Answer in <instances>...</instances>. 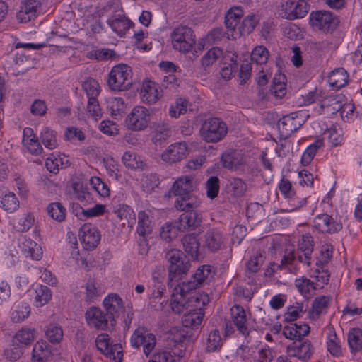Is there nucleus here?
<instances>
[{
	"label": "nucleus",
	"instance_id": "1",
	"mask_svg": "<svg viewBox=\"0 0 362 362\" xmlns=\"http://www.w3.org/2000/svg\"><path fill=\"white\" fill-rule=\"evenodd\" d=\"M165 259L169 262V281L179 279L186 274L190 268L189 260L177 249H172L165 254Z\"/></svg>",
	"mask_w": 362,
	"mask_h": 362
},
{
	"label": "nucleus",
	"instance_id": "2",
	"mask_svg": "<svg viewBox=\"0 0 362 362\" xmlns=\"http://www.w3.org/2000/svg\"><path fill=\"white\" fill-rule=\"evenodd\" d=\"M107 84L112 90L122 91L129 89L132 84V71L130 66L119 64L110 71Z\"/></svg>",
	"mask_w": 362,
	"mask_h": 362
},
{
	"label": "nucleus",
	"instance_id": "3",
	"mask_svg": "<svg viewBox=\"0 0 362 362\" xmlns=\"http://www.w3.org/2000/svg\"><path fill=\"white\" fill-rule=\"evenodd\" d=\"M200 135L204 141L216 143L224 138L228 132L226 124L218 117H210L202 124Z\"/></svg>",
	"mask_w": 362,
	"mask_h": 362
},
{
	"label": "nucleus",
	"instance_id": "4",
	"mask_svg": "<svg viewBox=\"0 0 362 362\" xmlns=\"http://www.w3.org/2000/svg\"><path fill=\"white\" fill-rule=\"evenodd\" d=\"M88 325L98 331H111L115 325H112L110 316L97 307L90 308L85 313Z\"/></svg>",
	"mask_w": 362,
	"mask_h": 362
},
{
	"label": "nucleus",
	"instance_id": "5",
	"mask_svg": "<svg viewBox=\"0 0 362 362\" xmlns=\"http://www.w3.org/2000/svg\"><path fill=\"white\" fill-rule=\"evenodd\" d=\"M310 23L323 33H331L337 28L339 19L329 11H317L310 13Z\"/></svg>",
	"mask_w": 362,
	"mask_h": 362
},
{
	"label": "nucleus",
	"instance_id": "6",
	"mask_svg": "<svg viewBox=\"0 0 362 362\" xmlns=\"http://www.w3.org/2000/svg\"><path fill=\"white\" fill-rule=\"evenodd\" d=\"M130 343L132 347L143 348V352L148 356L154 349L156 339L154 334L149 333L144 327H139L132 334Z\"/></svg>",
	"mask_w": 362,
	"mask_h": 362
},
{
	"label": "nucleus",
	"instance_id": "7",
	"mask_svg": "<svg viewBox=\"0 0 362 362\" xmlns=\"http://www.w3.org/2000/svg\"><path fill=\"white\" fill-rule=\"evenodd\" d=\"M173 45L180 52H189L195 44L192 30L187 26L176 28L172 33Z\"/></svg>",
	"mask_w": 362,
	"mask_h": 362
},
{
	"label": "nucleus",
	"instance_id": "8",
	"mask_svg": "<svg viewBox=\"0 0 362 362\" xmlns=\"http://www.w3.org/2000/svg\"><path fill=\"white\" fill-rule=\"evenodd\" d=\"M310 6L300 0L286 1L282 3L279 16L288 20L301 18L308 13Z\"/></svg>",
	"mask_w": 362,
	"mask_h": 362
},
{
	"label": "nucleus",
	"instance_id": "9",
	"mask_svg": "<svg viewBox=\"0 0 362 362\" xmlns=\"http://www.w3.org/2000/svg\"><path fill=\"white\" fill-rule=\"evenodd\" d=\"M190 291L192 290L182 283L174 288L171 295L170 305L175 313L180 314L187 312L190 309L189 304H188V296L190 294Z\"/></svg>",
	"mask_w": 362,
	"mask_h": 362
},
{
	"label": "nucleus",
	"instance_id": "10",
	"mask_svg": "<svg viewBox=\"0 0 362 362\" xmlns=\"http://www.w3.org/2000/svg\"><path fill=\"white\" fill-rule=\"evenodd\" d=\"M149 121L148 110L144 107L136 106L128 115L126 124L129 129L141 131L147 127Z\"/></svg>",
	"mask_w": 362,
	"mask_h": 362
},
{
	"label": "nucleus",
	"instance_id": "11",
	"mask_svg": "<svg viewBox=\"0 0 362 362\" xmlns=\"http://www.w3.org/2000/svg\"><path fill=\"white\" fill-rule=\"evenodd\" d=\"M110 338L107 334H100L95 340L97 349L103 354L110 358H112L115 362H121L122 359V350L119 344H115L110 346Z\"/></svg>",
	"mask_w": 362,
	"mask_h": 362
},
{
	"label": "nucleus",
	"instance_id": "12",
	"mask_svg": "<svg viewBox=\"0 0 362 362\" xmlns=\"http://www.w3.org/2000/svg\"><path fill=\"white\" fill-rule=\"evenodd\" d=\"M83 247L86 250L95 249L100 240V234L98 228L91 223H85L80 228L78 233Z\"/></svg>",
	"mask_w": 362,
	"mask_h": 362
},
{
	"label": "nucleus",
	"instance_id": "13",
	"mask_svg": "<svg viewBox=\"0 0 362 362\" xmlns=\"http://www.w3.org/2000/svg\"><path fill=\"white\" fill-rule=\"evenodd\" d=\"M202 214L198 210L185 211L178 219L177 228L179 231L194 230L202 223Z\"/></svg>",
	"mask_w": 362,
	"mask_h": 362
},
{
	"label": "nucleus",
	"instance_id": "14",
	"mask_svg": "<svg viewBox=\"0 0 362 362\" xmlns=\"http://www.w3.org/2000/svg\"><path fill=\"white\" fill-rule=\"evenodd\" d=\"M298 112H293L281 118L277 126L281 134L288 136L297 131L303 124V119Z\"/></svg>",
	"mask_w": 362,
	"mask_h": 362
},
{
	"label": "nucleus",
	"instance_id": "15",
	"mask_svg": "<svg viewBox=\"0 0 362 362\" xmlns=\"http://www.w3.org/2000/svg\"><path fill=\"white\" fill-rule=\"evenodd\" d=\"M313 226L320 231L329 234L337 233L342 228L341 223L334 221L327 214L316 216L313 220Z\"/></svg>",
	"mask_w": 362,
	"mask_h": 362
},
{
	"label": "nucleus",
	"instance_id": "16",
	"mask_svg": "<svg viewBox=\"0 0 362 362\" xmlns=\"http://www.w3.org/2000/svg\"><path fill=\"white\" fill-rule=\"evenodd\" d=\"M187 154V144L185 142L175 143L162 153V160L169 163L180 162L183 160Z\"/></svg>",
	"mask_w": 362,
	"mask_h": 362
},
{
	"label": "nucleus",
	"instance_id": "17",
	"mask_svg": "<svg viewBox=\"0 0 362 362\" xmlns=\"http://www.w3.org/2000/svg\"><path fill=\"white\" fill-rule=\"evenodd\" d=\"M212 277L211 267L210 265H202L197 269L190 280L182 282V284L192 291L203 286L204 283L210 281Z\"/></svg>",
	"mask_w": 362,
	"mask_h": 362
},
{
	"label": "nucleus",
	"instance_id": "18",
	"mask_svg": "<svg viewBox=\"0 0 362 362\" xmlns=\"http://www.w3.org/2000/svg\"><path fill=\"white\" fill-rule=\"evenodd\" d=\"M107 314L110 316L112 325H115V318L124 310L123 301L116 293L109 294L103 300Z\"/></svg>",
	"mask_w": 362,
	"mask_h": 362
},
{
	"label": "nucleus",
	"instance_id": "19",
	"mask_svg": "<svg viewBox=\"0 0 362 362\" xmlns=\"http://www.w3.org/2000/svg\"><path fill=\"white\" fill-rule=\"evenodd\" d=\"M203 246L211 252L220 250L224 245V238L217 229L208 230L203 236Z\"/></svg>",
	"mask_w": 362,
	"mask_h": 362
},
{
	"label": "nucleus",
	"instance_id": "20",
	"mask_svg": "<svg viewBox=\"0 0 362 362\" xmlns=\"http://www.w3.org/2000/svg\"><path fill=\"white\" fill-rule=\"evenodd\" d=\"M196 187V180L192 176H184L173 183L170 190L174 195L181 197L192 194Z\"/></svg>",
	"mask_w": 362,
	"mask_h": 362
},
{
	"label": "nucleus",
	"instance_id": "21",
	"mask_svg": "<svg viewBox=\"0 0 362 362\" xmlns=\"http://www.w3.org/2000/svg\"><path fill=\"white\" fill-rule=\"evenodd\" d=\"M230 312L233 322L238 332L245 337H248L250 329L247 325V317L244 308L239 305H235L231 308Z\"/></svg>",
	"mask_w": 362,
	"mask_h": 362
},
{
	"label": "nucleus",
	"instance_id": "22",
	"mask_svg": "<svg viewBox=\"0 0 362 362\" xmlns=\"http://www.w3.org/2000/svg\"><path fill=\"white\" fill-rule=\"evenodd\" d=\"M287 352L290 356L296 357L302 361L308 360L313 354L311 343L306 340L303 342L293 343L288 346Z\"/></svg>",
	"mask_w": 362,
	"mask_h": 362
},
{
	"label": "nucleus",
	"instance_id": "23",
	"mask_svg": "<svg viewBox=\"0 0 362 362\" xmlns=\"http://www.w3.org/2000/svg\"><path fill=\"white\" fill-rule=\"evenodd\" d=\"M243 16V11L238 6L230 8L226 13L224 23L227 30L233 32L232 35H237L238 27Z\"/></svg>",
	"mask_w": 362,
	"mask_h": 362
},
{
	"label": "nucleus",
	"instance_id": "24",
	"mask_svg": "<svg viewBox=\"0 0 362 362\" xmlns=\"http://www.w3.org/2000/svg\"><path fill=\"white\" fill-rule=\"evenodd\" d=\"M107 24L114 32L122 36L129 29L132 22L122 14H115L107 21Z\"/></svg>",
	"mask_w": 362,
	"mask_h": 362
},
{
	"label": "nucleus",
	"instance_id": "25",
	"mask_svg": "<svg viewBox=\"0 0 362 362\" xmlns=\"http://www.w3.org/2000/svg\"><path fill=\"white\" fill-rule=\"evenodd\" d=\"M331 298L327 296H320L316 297L312 305V308L309 310V317L313 320H316L322 313H327L329 305Z\"/></svg>",
	"mask_w": 362,
	"mask_h": 362
},
{
	"label": "nucleus",
	"instance_id": "26",
	"mask_svg": "<svg viewBox=\"0 0 362 362\" xmlns=\"http://www.w3.org/2000/svg\"><path fill=\"white\" fill-rule=\"evenodd\" d=\"M140 95L143 103L154 104L160 95L157 85L153 81H145L143 83Z\"/></svg>",
	"mask_w": 362,
	"mask_h": 362
},
{
	"label": "nucleus",
	"instance_id": "27",
	"mask_svg": "<svg viewBox=\"0 0 362 362\" xmlns=\"http://www.w3.org/2000/svg\"><path fill=\"white\" fill-rule=\"evenodd\" d=\"M201 201L193 194L179 197L175 202V207L180 211H189L197 210Z\"/></svg>",
	"mask_w": 362,
	"mask_h": 362
},
{
	"label": "nucleus",
	"instance_id": "28",
	"mask_svg": "<svg viewBox=\"0 0 362 362\" xmlns=\"http://www.w3.org/2000/svg\"><path fill=\"white\" fill-rule=\"evenodd\" d=\"M343 98L340 95H329L322 100L320 108L327 114H336L343 108Z\"/></svg>",
	"mask_w": 362,
	"mask_h": 362
},
{
	"label": "nucleus",
	"instance_id": "29",
	"mask_svg": "<svg viewBox=\"0 0 362 362\" xmlns=\"http://www.w3.org/2000/svg\"><path fill=\"white\" fill-rule=\"evenodd\" d=\"M22 252L25 257H30L32 259L39 260L42 255V247L30 238H23L21 243Z\"/></svg>",
	"mask_w": 362,
	"mask_h": 362
},
{
	"label": "nucleus",
	"instance_id": "30",
	"mask_svg": "<svg viewBox=\"0 0 362 362\" xmlns=\"http://www.w3.org/2000/svg\"><path fill=\"white\" fill-rule=\"evenodd\" d=\"M185 252L193 259L199 257V243L194 233L185 235L182 239Z\"/></svg>",
	"mask_w": 362,
	"mask_h": 362
},
{
	"label": "nucleus",
	"instance_id": "31",
	"mask_svg": "<svg viewBox=\"0 0 362 362\" xmlns=\"http://www.w3.org/2000/svg\"><path fill=\"white\" fill-rule=\"evenodd\" d=\"M51 355V346L45 341H37L33 349V362H45Z\"/></svg>",
	"mask_w": 362,
	"mask_h": 362
},
{
	"label": "nucleus",
	"instance_id": "32",
	"mask_svg": "<svg viewBox=\"0 0 362 362\" xmlns=\"http://www.w3.org/2000/svg\"><path fill=\"white\" fill-rule=\"evenodd\" d=\"M204 312L203 309L196 310L194 309H189L182 317V322L183 326L187 327L195 328L201 325Z\"/></svg>",
	"mask_w": 362,
	"mask_h": 362
},
{
	"label": "nucleus",
	"instance_id": "33",
	"mask_svg": "<svg viewBox=\"0 0 362 362\" xmlns=\"http://www.w3.org/2000/svg\"><path fill=\"white\" fill-rule=\"evenodd\" d=\"M348 78V73L344 68H337L328 76L329 85L336 89L344 87L347 83Z\"/></svg>",
	"mask_w": 362,
	"mask_h": 362
},
{
	"label": "nucleus",
	"instance_id": "34",
	"mask_svg": "<svg viewBox=\"0 0 362 362\" xmlns=\"http://www.w3.org/2000/svg\"><path fill=\"white\" fill-rule=\"evenodd\" d=\"M35 329L23 327L16 332L13 337V343L28 346L35 340Z\"/></svg>",
	"mask_w": 362,
	"mask_h": 362
},
{
	"label": "nucleus",
	"instance_id": "35",
	"mask_svg": "<svg viewBox=\"0 0 362 362\" xmlns=\"http://www.w3.org/2000/svg\"><path fill=\"white\" fill-rule=\"evenodd\" d=\"M286 77L281 73L276 74L272 79L270 90L275 97L281 98L286 93Z\"/></svg>",
	"mask_w": 362,
	"mask_h": 362
},
{
	"label": "nucleus",
	"instance_id": "36",
	"mask_svg": "<svg viewBox=\"0 0 362 362\" xmlns=\"http://www.w3.org/2000/svg\"><path fill=\"white\" fill-rule=\"evenodd\" d=\"M221 162L225 168L234 170L242 163V158L238 151L229 150L223 153Z\"/></svg>",
	"mask_w": 362,
	"mask_h": 362
},
{
	"label": "nucleus",
	"instance_id": "37",
	"mask_svg": "<svg viewBox=\"0 0 362 362\" xmlns=\"http://www.w3.org/2000/svg\"><path fill=\"white\" fill-rule=\"evenodd\" d=\"M33 133V130L30 128H26L23 131V144L27 147L28 150L34 155H39L42 151V148L37 139L34 136L33 138H30Z\"/></svg>",
	"mask_w": 362,
	"mask_h": 362
},
{
	"label": "nucleus",
	"instance_id": "38",
	"mask_svg": "<svg viewBox=\"0 0 362 362\" xmlns=\"http://www.w3.org/2000/svg\"><path fill=\"white\" fill-rule=\"evenodd\" d=\"M259 23L257 16L252 14L246 16L242 21L241 25L238 27L237 35H243L251 33Z\"/></svg>",
	"mask_w": 362,
	"mask_h": 362
},
{
	"label": "nucleus",
	"instance_id": "39",
	"mask_svg": "<svg viewBox=\"0 0 362 362\" xmlns=\"http://www.w3.org/2000/svg\"><path fill=\"white\" fill-rule=\"evenodd\" d=\"M49 216L58 222H62L66 218V209L60 202H53L47 207Z\"/></svg>",
	"mask_w": 362,
	"mask_h": 362
},
{
	"label": "nucleus",
	"instance_id": "40",
	"mask_svg": "<svg viewBox=\"0 0 362 362\" xmlns=\"http://www.w3.org/2000/svg\"><path fill=\"white\" fill-rule=\"evenodd\" d=\"M348 343L352 352L360 351L362 349V330L352 329L348 334Z\"/></svg>",
	"mask_w": 362,
	"mask_h": 362
},
{
	"label": "nucleus",
	"instance_id": "41",
	"mask_svg": "<svg viewBox=\"0 0 362 362\" xmlns=\"http://www.w3.org/2000/svg\"><path fill=\"white\" fill-rule=\"evenodd\" d=\"M152 231L151 222L148 216L144 211H140L138 214L137 233L139 236L145 237Z\"/></svg>",
	"mask_w": 362,
	"mask_h": 362
},
{
	"label": "nucleus",
	"instance_id": "42",
	"mask_svg": "<svg viewBox=\"0 0 362 362\" xmlns=\"http://www.w3.org/2000/svg\"><path fill=\"white\" fill-rule=\"evenodd\" d=\"M1 206L7 212L12 213L19 206V201L13 192L5 194L1 198Z\"/></svg>",
	"mask_w": 362,
	"mask_h": 362
},
{
	"label": "nucleus",
	"instance_id": "43",
	"mask_svg": "<svg viewBox=\"0 0 362 362\" xmlns=\"http://www.w3.org/2000/svg\"><path fill=\"white\" fill-rule=\"evenodd\" d=\"M209 302V296L205 293H194L188 296V304L191 309L199 310L203 309V308Z\"/></svg>",
	"mask_w": 362,
	"mask_h": 362
},
{
	"label": "nucleus",
	"instance_id": "44",
	"mask_svg": "<svg viewBox=\"0 0 362 362\" xmlns=\"http://www.w3.org/2000/svg\"><path fill=\"white\" fill-rule=\"evenodd\" d=\"M223 55V50L218 47L210 49L201 59V64L204 69L211 66Z\"/></svg>",
	"mask_w": 362,
	"mask_h": 362
},
{
	"label": "nucleus",
	"instance_id": "45",
	"mask_svg": "<svg viewBox=\"0 0 362 362\" xmlns=\"http://www.w3.org/2000/svg\"><path fill=\"white\" fill-rule=\"evenodd\" d=\"M323 146V141L317 139L311 144L304 151L301 158V163L303 165H307L313 160L317 150Z\"/></svg>",
	"mask_w": 362,
	"mask_h": 362
},
{
	"label": "nucleus",
	"instance_id": "46",
	"mask_svg": "<svg viewBox=\"0 0 362 362\" xmlns=\"http://www.w3.org/2000/svg\"><path fill=\"white\" fill-rule=\"evenodd\" d=\"M122 162L130 169H144L145 163L135 153L125 152L122 156Z\"/></svg>",
	"mask_w": 362,
	"mask_h": 362
},
{
	"label": "nucleus",
	"instance_id": "47",
	"mask_svg": "<svg viewBox=\"0 0 362 362\" xmlns=\"http://www.w3.org/2000/svg\"><path fill=\"white\" fill-rule=\"evenodd\" d=\"M40 139L43 145L50 150L56 148L58 146L56 132L48 128L41 133Z\"/></svg>",
	"mask_w": 362,
	"mask_h": 362
},
{
	"label": "nucleus",
	"instance_id": "48",
	"mask_svg": "<svg viewBox=\"0 0 362 362\" xmlns=\"http://www.w3.org/2000/svg\"><path fill=\"white\" fill-rule=\"evenodd\" d=\"M86 112L88 117H92L95 121L101 118L102 111L97 98L93 97L88 98Z\"/></svg>",
	"mask_w": 362,
	"mask_h": 362
},
{
	"label": "nucleus",
	"instance_id": "49",
	"mask_svg": "<svg viewBox=\"0 0 362 362\" xmlns=\"http://www.w3.org/2000/svg\"><path fill=\"white\" fill-rule=\"evenodd\" d=\"M35 300L37 306H43L46 305L52 298L51 290L46 286L41 285L35 291Z\"/></svg>",
	"mask_w": 362,
	"mask_h": 362
},
{
	"label": "nucleus",
	"instance_id": "50",
	"mask_svg": "<svg viewBox=\"0 0 362 362\" xmlns=\"http://www.w3.org/2000/svg\"><path fill=\"white\" fill-rule=\"evenodd\" d=\"M107 109L112 116H117L124 112L126 106L124 100L121 98H110L107 102Z\"/></svg>",
	"mask_w": 362,
	"mask_h": 362
},
{
	"label": "nucleus",
	"instance_id": "51",
	"mask_svg": "<svg viewBox=\"0 0 362 362\" xmlns=\"http://www.w3.org/2000/svg\"><path fill=\"white\" fill-rule=\"evenodd\" d=\"M71 188L75 197L83 202L91 199V194L88 192L86 187H83L82 183L74 182L71 184Z\"/></svg>",
	"mask_w": 362,
	"mask_h": 362
},
{
	"label": "nucleus",
	"instance_id": "52",
	"mask_svg": "<svg viewBox=\"0 0 362 362\" xmlns=\"http://www.w3.org/2000/svg\"><path fill=\"white\" fill-rule=\"evenodd\" d=\"M269 52L264 46L256 47L251 54V60L257 64H263L267 62Z\"/></svg>",
	"mask_w": 362,
	"mask_h": 362
},
{
	"label": "nucleus",
	"instance_id": "53",
	"mask_svg": "<svg viewBox=\"0 0 362 362\" xmlns=\"http://www.w3.org/2000/svg\"><path fill=\"white\" fill-rule=\"evenodd\" d=\"M206 195L210 199L217 197L219 192V179L216 176L210 177L206 183Z\"/></svg>",
	"mask_w": 362,
	"mask_h": 362
},
{
	"label": "nucleus",
	"instance_id": "54",
	"mask_svg": "<svg viewBox=\"0 0 362 362\" xmlns=\"http://www.w3.org/2000/svg\"><path fill=\"white\" fill-rule=\"evenodd\" d=\"M264 257L260 252H257L255 255L252 257L246 264V267L250 272H257L262 266Z\"/></svg>",
	"mask_w": 362,
	"mask_h": 362
},
{
	"label": "nucleus",
	"instance_id": "55",
	"mask_svg": "<svg viewBox=\"0 0 362 362\" xmlns=\"http://www.w3.org/2000/svg\"><path fill=\"white\" fill-rule=\"evenodd\" d=\"M221 338L218 330L211 331L207 338L206 349L208 351H214L221 346Z\"/></svg>",
	"mask_w": 362,
	"mask_h": 362
},
{
	"label": "nucleus",
	"instance_id": "56",
	"mask_svg": "<svg viewBox=\"0 0 362 362\" xmlns=\"http://www.w3.org/2000/svg\"><path fill=\"white\" fill-rule=\"evenodd\" d=\"M158 183V178L155 175H147L141 180V187L146 193L151 192Z\"/></svg>",
	"mask_w": 362,
	"mask_h": 362
},
{
	"label": "nucleus",
	"instance_id": "57",
	"mask_svg": "<svg viewBox=\"0 0 362 362\" xmlns=\"http://www.w3.org/2000/svg\"><path fill=\"white\" fill-rule=\"evenodd\" d=\"M279 190L284 197L288 199H293L296 192L292 188L291 182L286 179H281L279 185Z\"/></svg>",
	"mask_w": 362,
	"mask_h": 362
},
{
	"label": "nucleus",
	"instance_id": "58",
	"mask_svg": "<svg viewBox=\"0 0 362 362\" xmlns=\"http://www.w3.org/2000/svg\"><path fill=\"white\" fill-rule=\"evenodd\" d=\"M46 337L50 342L58 343L62 339V329L58 326L50 325L46 331Z\"/></svg>",
	"mask_w": 362,
	"mask_h": 362
},
{
	"label": "nucleus",
	"instance_id": "59",
	"mask_svg": "<svg viewBox=\"0 0 362 362\" xmlns=\"http://www.w3.org/2000/svg\"><path fill=\"white\" fill-rule=\"evenodd\" d=\"M295 285L300 293L303 296L310 294L312 290L315 289L314 283L308 279H296L295 281Z\"/></svg>",
	"mask_w": 362,
	"mask_h": 362
},
{
	"label": "nucleus",
	"instance_id": "60",
	"mask_svg": "<svg viewBox=\"0 0 362 362\" xmlns=\"http://www.w3.org/2000/svg\"><path fill=\"white\" fill-rule=\"evenodd\" d=\"M22 346L19 344L13 343V346L8 348L4 351V356L11 361H16L18 360L23 355Z\"/></svg>",
	"mask_w": 362,
	"mask_h": 362
},
{
	"label": "nucleus",
	"instance_id": "61",
	"mask_svg": "<svg viewBox=\"0 0 362 362\" xmlns=\"http://www.w3.org/2000/svg\"><path fill=\"white\" fill-rule=\"evenodd\" d=\"M187 111V101L183 99L177 100L175 105H172L169 114L172 117H177Z\"/></svg>",
	"mask_w": 362,
	"mask_h": 362
},
{
	"label": "nucleus",
	"instance_id": "62",
	"mask_svg": "<svg viewBox=\"0 0 362 362\" xmlns=\"http://www.w3.org/2000/svg\"><path fill=\"white\" fill-rule=\"evenodd\" d=\"M230 185L233 194L237 197L243 196L247 190L246 184L240 178H232L230 180Z\"/></svg>",
	"mask_w": 362,
	"mask_h": 362
},
{
	"label": "nucleus",
	"instance_id": "63",
	"mask_svg": "<svg viewBox=\"0 0 362 362\" xmlns=\"http://www.w3.org/2000/svg\"><path fill=\"white\" fill-rule=\"evenodd\" d=\"M117 217L122 222L123 225H125L127 221L129 223V219L132 218V216H134L132 209L128 206H122L118 209L115 211Z\"/></svg>",
	"mask_w": 362,
	"mask_h": 362
},
{
	"label": "nucleus",
	"instance_id": "64",
	"mask_svg": "<svg viewBox=\"0 0 362 362\" xmlns=\"http://www.w3.org/2000/svg\"><path fill=\"white\" fill-rule=\"evenodd\" d=\"M83 88L86 92L88 98L92 97L96 98L100 93L99 85L94 80L85 81L83 84Z\"/></svg>",
	"mask_w": 362,
	"mask_h": 362
}]
</instances>
